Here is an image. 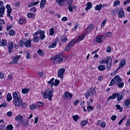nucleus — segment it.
<instances>
[{"instance_id":"nucleus-1","label":"nucleus","mask_w":130,"mask_h":130,"mask_svg":"<svg viewBox=\"0 0 130 130\" xmlns=\"http://www.w3.org/2000/svg\"><path fill=\"white\" fill-rule=\"evenodd\" d=\"M62 53H60L54 56L53 58V62L54 64H57V63H60L63 61V59H62Z\"/></svg>"},{"instance_id":"nucleus-2","label":"nucleus","mask_w":130,"mask_h":130,"mask_svg":"<svg viewBox=\"0 0 130 130\" xmlns=\"http://www.w3.org/2000/svg\"><path fill=\"white\" fill-rule=\"evenodd\" d=\"M52 93H53V91L52 90H46L43 93V98L44 99H47V98H48V100L49 101H51L52 99Z\"/></svg>"},{"instance_id":"nucleus-3","label":"nucleus","mask_w":130,"mask_h":130,"mask_svg":"<svg viewBox=\"0 0 130 130\" xmlns=\"http://www.w3.org/2000/svg\"><path fill=\"white\" fill-rule=\"evenodd\" d=\"M45 31L44 30H39L37 31H36L35 32V35H38V36L39 37V38H40V39L41 40H44V39H45Z\"/></svg>"},{"instance_id":"nucleus-4","label":"nucleus","mask_w":130,"mask_h":130,"mask_svg":"<svg viewBox=\"0 0 130 130\" xmlns=\"http://www.w3.org/2000/svg\"><path fill=\"white\" fill-rule=\"evenodd\" d=\"M84 96L86 99H88L90 96H94V89L93 88H90L87 92L84 93Z\"/></svg>"},{"instance_id":"nucleus-5","label":"nucleus","mask_w":130,"mask_h":130,"mask_svg":"<svg viewBox=\"0 0 130 130\" xmlns=\"http://www.w3.org/2000/svg\"><path fill=\"white\" fill-rule=\"evenodd\" d=\"M76 41L75 40H72L68 44V45L65 47L64 50L65 51H69L71 48H72V46L75 44V42Z\"/></svg>"},{"instance_id":"nucleus-6","label":"nucleus","mask_w":130,"mask_h":130,"mask_svg":"<svg viewBox=\"0 0 130 130\" xmlns=\"http://www.w3.org/2000/svg\"><path fill=\"white\" fill-rule=\"evenodd\" d=\"M106 37L104 36H97L95 38L96 41L98 43H102L103 40H105Z\"/></svg>"},{"instance_id":"nucleus-7","label":"nucleus","mask_w":130,"mask_h":130,"mask_svg":"<svg viewBox=\"0 0 130 130\" xmlns=\"http://www.w3.org/2000/svg\"><path fill=\"white\" fill-rule=\"evenodd\" d=\"M64 72H66V69L64 68H61L58 71V78H60L62 79L63 78V74H64Z\"/></svg>"},{"instance_id":"nucleus-8","label":"nucleus","mask_w":130,"mask_h":130,"mask_svg":"<svg viewBox=\"0 0 130 130\" xmlns=\"http://www.w3.org/2000/svg\"><path fill=\"white\" fill-rule=\"evenodd\" d=\"M8 48L9 53H12L13 49H14V44L13 42H8Z\"/></svg>"},{"instance_id":"nucleus-9","label":"nucleus","mask_w":130,"mask_h":130,"mask_svg":"<svg viewBox=\"0 0 130 130\" xmlns=\"http://www.w3.org/2000/svg\"><path fill=\"white\" fill-rule=\"evenodd\" d=\"M94 29V25L93 24H90L88 26V27L85 29L84 32H85L86 34H89L92 30Z\"/></svg>"},{"instance_id":"nucleus-10","label":"nucleus","mask_w":130,"mask_h":130,"mask_svg":"<svg viewBox=\"0 0 130 130\" xmlns=\"http://www.w3.org/2000/svg\"><path fill=\"white\" fill-rule=\"evenodd\" d=\"M125 64H126V60H125V59L121 60L119 62L118 70H120V69H122L123 67H125Z\"/></svg>"},{"instance_id":"nucleus-11","label":"nucleus","mask_w":130,"mask_h":130,"mask_svg":"<svg viewBox=\"0 0 130 130\" xmlns=\"http://www.w3.org/2000/svg\"><path fill=\"white\" fill-rule=\"evenodd\" d=\"M57 42H58V40H55L49 44L48 46V48H55L56 47Z\"/></svg>"},{"instance_id":"nucleus-12","label":"nucleus","mask_w":130,"mask_h":130,"mask_svg":"<svg viewBox=\"0 0 130 130\" xmlns=\"http://www.w3.org/2000/svg\"><path fill=\"white\" fill-rule=\"evenodd\" d=\"M22 100L20 99L19 100H16V101H14V104L16 107H19L20 106H22Z\"/></svg>"},{"instance_id":"nucleus-13","label":"nucleus","mask_w":130,"mask_h":130,"mask_svg":"<svg viewBox=\"0 0 130 130\" xmlns=\"http://www.w3.org/2000/svg\"><path fill=\"white\" fill-rule=\"evenodd\" d=\"M118 18H124L125 17V15L124 14V12H123V9L120 8V11L118 13Z\"/></svg>"},{"instance_id":"nucleus-14","label":"nucleus","mask_w":130,"mask_h":130,"mask_svg":"<svg viewBox=\"0 0 130 130\" xmlns=\"http://www.w3.org/2000/svg\"><path fill=\"white\" fill-rule=\"evenodd\" d=\"M22 126H23V127H28L30 126V124H29V121L28 120H23L21 122Z\"/></svg>"},{"instance_id":"nucleus-15","label":"nucleus","mask_w":130,"mask_h":130,"mask_svg":"<svg viewBox=\"0 0 130 130\" xmlns=\"http://www.w3.org/2000/svg\"><path fill=\"white\" fill-rule=\"evenodd\" d=\"M63 97L64 99H69V98H72V97H73V94L69 92L66 91L64 93Z\"/></svg>"},{"instance_id":"nucleus-16","label":"nucleus","mask_w":130,"mask_h":130,"mask_svg":"<svg viewBox=\"0 0 130 130\" xmlns=\"http://www.w3.org/2000/svg\"><path fill=\"white\" fill-rule=\"evenodd\" d=\"M31 42L32 40H27L25 42H24V46H25V47H26L27 48L31 47Z\"/></svg>"},{"instance_id":"nucleus-17","label":"nucleus","mask_w":130,"mask_h":130,"mask_svg":"<svg viewBox=\"0 0 130 130\" xmlns=\"http://www.w3.org/2000/svg\"><path fill=\"white\" fill-rule=\"evenodd\" d=\"M32 36L34 37L32 39V41L34 43H38L39 42V37L37 35H35V33L32 34Z\"/></svg>"},{"instance_id":"nucleus-18","label":"nucleus","mask_w":130,"mask_h":130,"mask_svg":"<svg viewBox=\"0 0 130 130\" xmlns=\"http://www.w3.org/2000/svg\"><path fill=\"white\" fill-rule=\"evenodd\" d=\"M86 35H87V34L84 32L76 41V42H77V43H79V42H80V41L83 40V39H85V36H86Z\"/></svg>"},{"instance_id":"nucleus-19","label":"nucleus","mask_w":130,"mask_h":130,"mask_svg":"<svg viewBox=\"0 0 130 130\" xmlns=\"http://www.w3.org/2000/svg\"><path fill=\"white\" fill-rule=\"evenodd\" d=\"M13 97L14 101H15L16 100H18L20 98V97L19 96L18 94V93H17V92H13Z\"/></svg>"},{"instance_id":"nucleus-20","label":"nucleus","mask_w":130,"mask_h":130,"mask_svg":"<svg viewBox=\"0 0 130 130\" xmlns=\"http://www.w3.org/2000/svg\"><path fill=\"white\" fill-rule=\"evenodd\" d=\"M55 2L59 6H61L64 5V2H67V0H55Z\"/></svg>"},{"instance_id":"nucleus-21","label":"nucleus","mask_w":130,"mask_h":130,"mask_svg":"<svg viewBox=\"0 0 130 130\" xmlns=\"http://www.w3.org/2000/svg\"><path fill=\"white\" fill-rule=\"evenodd\" d=\"M6 9H7V14H11L12 12H13V10H12V7H11L10 4L6 5Z\"/></svg>"},{"instance_id":"nucleus-22","label":"nucleus","mask_w":130,"mask_h":130,"mask_svg":"<svg viewBox=\"0 0 130 130\" xmlns=\"http://www.w3.org/2000/svg\"><path fill=\"white\" fill-rule=\"evenodd\" d=\"M114 78L115 79L116 83L118 82V83H121V82H122V79L118 75L115 76Z\"/></svg>"},{"instance_id":"nucleus-23","label":"nucleus","mask_w":130,"mask_h":130,"mask_svg":"<svg viewBox=\"0 0 130 130\" xmlns=\"http://www.w3.org/2000/svg\"><path fill=\"white\" fill-rule=\"evenodd\" d=\"M92 7H93V5H92L91 2H88L87 3V7L85 8V11H89L90 9L92 8Z\"/></svg>"},{"instance_id":"nucleus-24","label":"nucleus","mask_w":130,"mask_h":130,"mask_svg":"<svg viewBox=\"0 0 130 130\" xmlns=\"http://www.w3.org/2000/svg\"><path fill=\"white\" fill-rule=\"evenodd\" d=\"M23 119V116L18 115L15 117V120H16V121H20V123L22 121Z\"/></svg>"},{"instance_id":"nucleus-25","label":"nucleus","mask_w":130,"mask_h":130,"mask_svg":"<svg viewBox=\"0 0 130 130\" xmlns=\"http://www.w3.org/2000/svg\"><path fill=\"white\" fill-rule=\"evenodd\" d=\"M0 43L1 46H7L8 45V42L6 40H2V41H1Z\"/></svg>"},{"instance_id":"nucleus-26","label":"nucleus","mask_w":130,"mask_h":130,"mask_svg":"<svg viewBox=\"0 0 130 130\" xmlns=\"http://www.w3.org/2000/svg\"><path fill=\"white\" fill-rule=\"evenodd\" d=\"M116 93H114L112 95H110L107 100V101H109V100H111V99L114 100L116 98Z\"/></svg>"},{"instance_id":"nucleus-27","label":"nucleus","mask_w":130,"mask_h":130,"mask_svg":"<svg viewBox=\"0 0 130 130\" xmlns=\"http://www.w3.org/2000/svg\"><path fill=\"white\" fill-rule=\"evenodd\" d=\"M102 7H103V6H102V4L101 3L100 5H97L95 7V11H99V12H100L101 9H102Z\"/></svg>"},{"instance_id":"nucleus-28","label":"nucleus","mask_w":130,"mask_h":130,"mask_svg":"<svg viewBox=\"0 0 130 130\" xmlns=\"http://www.w3.org/2000/svg\"><path fill=\"white\" fill-rule=\"evenodd\" d=\"M116 98H117V101H121L123 97H122V94L120 95V94L117 93L116 95Z\"/></svg>"},{"instance_id":"nucleus-29","label":"nucleus","mask_w":130,"mask_h":130,"mask_svg":"<svg viewBox=\"0 0 130 130\" xmlns=\"http://www.w3.org/2000/svg\"><path fill=\"white\" fill-rule=\"evenodd\" d=\"M5 10H6V7L5 6H2L0 7V13L3 16V15H5Z\"/></svg>"},{"instance_id":"nucleus-30","label":"nucleus","mask_w":130,"mask_h":130,"mask_svg":"<svg viewBox=\"0 0 130 130\" xmlns=\"http://www.w3.org/2000/svg\"><path fill=\"white\" fill-rule=\"evenodd\" d=\"M21 58V55H19L17 56L13 57V61H15V62H18L19 61V59Z\"/></svg>"},{"instance_id":"nucleus-31","label":"nucleus","mask_w":130,"mask_h":130,"mask_svg":"<svg viewBox=\"0 0 130 130\" xmlns=\"http://www.w3.org/2000/svg\"><path fill=\"white\" fill-rule=\"evenodd\" d=\"M106 61V63H109V61L110 62H112V58H111V56H109L105 60Z\"/></svg>"},{"instance_id":"nucleus-32","label":"nucleus","mask_w":130,"mask_h":130,"mask_svg":"<svg viewBox=\"0 0 130 130\" xmlns=\"http://www.w3.org/2000/svg\"><path fill=\"white\" fill-rule=\"evenodd\" d=\"M98 70H99V71H100L101 72L105 71V70H106L105 66H104L103 65H100L98 67Z\"/></svg>"},{"instance_id":"nucleus-33","label":"nucleus","mask_w":130,"mask_h":130,"mask_svg":"<svg viewBox=\"0 0 130 130\" xmlns=\"http://www.w3.org/2000/svg\"><path fill=\"white\" fill-rule=\"evenodd\" d=\"M124 106H128L130 104V98H128L127 99H126L124 101Z\"/></svg>"},{"instance_id":"nucleus-34","label":"nucleus","mask_w":130,"mask_h":130,"mask_svg":"<svg viewBox=\"0 0 130 130\" xmlns=\"http://www.w3.org/2000/svg\"><path fill=\"white\" fill-rule=\"evenodd\" d=\"M12 99H13V98L12 97V95H11V93H8L7 94V101H8V102H10V101H11V100H12Z\"/></svg>"},{"instance_id":"nucleus-35","label":"nucleus","mask_w":130,"mask_h":130,"mask_svg":"<svg viewBox=\"0 0 130 130\" xmlns=\"http://www.w3.org/2000/svg\"><path fill=\"white\" fill-rule=\"evenodd\" d=\"M68 10L69 11V12H71V13H73V6L72 5V4L71 3H68Z\"/></svg>"},{"instance_id":"nucleus-36","label":"nucleus","mask_w":130,"mask_h":130,"mask_svg":"<svg viewBox=\"0 0 130 130\" xmlns=\"http://www.w3.org/2000/svg\"><path fill=\"white\" fill-rule=\"evenodd\" d=\"M87 123H88V120H84L81 122L80 124L82 126H85Z\"/></svg>"},{"instance_id":"nucleus-37","label":"nucleus","mask_w":130,"mask_h":130,"mask_svg":"<svg viewBox=\"0 0 130 130\" xmlns=\"http://www.w3.org/2000/svg\"><path fill=\"white\" fill-rule=\"evenodd\" d=\"M37 53H38L39 55H41V56H43V55H44V51H43V50L42 49L39 50L37 51Z\"/></svg>"},{"instance_id":"nucleus-38","label":"nucleus","mask_w":130,"mask_h":130,"mask_svg":"<svg viewBox=\"0 0 130 130\" xmlns=\"http://www.w3.org/2000/svg\"><path fill=\"white\" fill-rule=\"evenodd\" d=\"M22 94H27V93H29V89L28 88H23L22 89Z\"/></svg>"},{"instance_id":"nucleus-39","label":"nucleus","mask_w":130,"mask_h":130,"mask_svg":"<svg viewBox=\"0 0 130 130\" xmlns=\"http://www.w3.org/2000/svg\"><path fill=\"white\" fill-rule=\"evenodd\" d=\"M54 78H52L50 81L48 82V84H50L51 85V87H52V86H53V85H54Z\"/></svg>"},{"instance_id":"nucleus-40","label":"nucleus","mask_w":130,"mask_h":130,"mask_svg":"<svg viewBox=\"0 0 130 130\" xmlns=\"http://www.w3.org/2000/svg\"><path fill=\"white\" fill-rule=\"evenodd\" d=\"M87 111L89 112H91V111H93L94 110V107L93 106H87Z\"/></svg>"},{"instance_id":"nucleus-41","label":"nucleus","mask_w":130,"mask_h":130,"mask_svg":"<svg viewBox=\"0 0 130 130\" xmlns=\"http://www.w3.org/2000/svg\"><path fill=\"white\" fill-rule=\"evenodd\" d=\"M44 106V103L43 102H39L37 103V107H43Z\"/></svg>"},{"instance_id":"nucleus-42","label":"nucleus","mask_w":130,"mask_h":130,"mask_svg":"<svg viewBox=\"0 0 130 130\" xmlns=\"http://www.w3.org/2000/svg\"><path fill=\"white\" fill-rule=\"evenodd\" d=\"M73 120L74 121H78L79 119H80V117L78 115L73 116Z\"/></svg>"},{"instance_id":"nucleus-43","label":"nucleus","mask_w":130,"mask_h":130,"mask_svg":"<svg viewBox=\"0 0 130 130\" xmlns=\"http://www.w3.org/2000/svg\"><path fill=\"white\" fill-rule=\"evenodd\" d=\"M116 83V81H115V78H114L111 81L109 86H113V85H114L115 83Z\"/></svg>"},{"instance_id":"nucleus-44","label":"nucleus","mask_w":130,"mask_h":130,"mask_svg":"<svg viewBox=\"0 0 130 130\" xmlns=\"http://www.w3.org/2000/svg\"><path fill=\"white\" fill-rule=\"evenodd\" d=\"M27 17L29 19H31V18H34V17H35V14H34V13H29L27 14Z\"/></svg>"},{"instance_id":"nucleus-45","label":"nucleus","mask_w":130,"mask_h":130,"mask_svg":"<svg viewBox=\"0 0 130 130\" xmlns=\"http://www.w3.org/2000/svg\"><path fill=\"white\" fill-rule=\"evenodd\" d=\"M49 34L52 36L54 34V28L53 27L49 29Z\"/></svg>"},{"instance_id":"nucleus-46","label":"nucleus","mask_w":130,"mask_h":130,"mask_svg":"<svg viewBox=\"0 0 130 130\" xmlns=\"http://www.w3.org/2000/svg\"><path fill=\"white\" fill-rule=\"evenodd\" d=\"M14 128V126H13V125L10 124L7 126L6 130H13Z\"/></svg>"},{"instance_id":"nucleus-47","label":"nucleus","mask_w":130,"mask_h":130,"mask_svg":"<svg viewBox=\"0 0 130 130\" xmlns=\"http://www.w3.org/2000/svg\"><path fill=\"white\" fill-rule=\"evenodd\" d=\"M37 108V106L36 105H32L30 106V110H35Z\"/></svg>"},{"instance_id":"nucleus-48","label":"nucleus","mask_w":130,"mask_h":130,"mask_svg":"<svg viewBox=\"0 0 130 130\" xmlns=\"http://www.w3.org/2000/svg\"><path fill=\"white\" fill-rule=\"evenodd\" d=\"M19 44L20 47H24V45H25V42L23 41L22 40H20Z\"/></svg>"},{"instance_id":"nucleus-49","label":"nucleus","mask_w":130,"mask_h":130,"mask_svg":"<svg viewBox=\"0 0 130 130\" xmlns=\"http://www.w3.org/2000/svg\"><path fill=\"white\" fill-rule=\"evenodd\" d=\"M9 34L10 36H14V35L16 34V32H15V30H11L9 31Z\"/></svg>"},{"instance_id":"nucleus-50","label":"nucleus","mask_w":130,"mask_h":130,"mask_svg":"<svg viewBox=\"0 0 130 130\" xmlns=\"http://www.w3.org/2000/svg\"><path fill=\"white\" fill-rule=\"evenodd\" d=\"M38 74L41 78H45V75H44V73H43V72H40Z\"/></svg>"},{"instance_id":"nucleus-51","label":"nucleus","mask_w":130,"mask_h":130,"mask_svg":"<svg viewBox=\"0 0 130 130\" xmlns=\"http://www.w3.org/2000/svg\"><path fill=\"white\" fill-rule=\"evenodd\" d=\"M12 28H13V25L12 24L8 25L7 26L6 30L7 31H10V30H11Z\"/></svg>"},{"instance_id":"nucleus-52","label":"nucleus","mask_w":130,"mask_h":130,"mask_svg":"<svg viewBox=\"0 0 130 130\" xmlns=\"http://www.w3.org/2000/svg\"><path fill=\"white\" fill-rule=\"evenodd\" d=\"M118 5H120V1H115L114 2V7H116Z\"/></svg>"},{"instance_id":"nucleus-53","label":"nucleus","mask_w":130,"mask_h":130,"mask_svg":"<svg viewBox=\"0 0 130 130\" xmlns=\"http://www.w3.org/2000/svg\"><path fill=\"white\" fill-rule=\"evenodd\" d=\"M59 83H60L59 80H58L57 79H55V83H54V85H55V87H56V86H58V85L59 84Z\"/></svg>"},{"instance_id":"nucleus-54","label":"nucleus","mask_w":130,"mask_h":130,"mask_svg":"<svg viewBox=\"0 0 130 130\" xmlns=\"http://www.w3.org/2000/svg\"><path fill=\"white\" fill-rule=\"evenodd\" d=\"M8 79H9V80H10V81L13 80V73H9V75L8 76Z\"/></svg>"},{"instance_id":"nucleus-55","label":"nucleus","mask_w":130,"mask_h":130,"mask_svg":"<svg viewBox=\"0 0 130 130\" xmlns=\"http://www.w3.org/2000/svg\"><path fill=\"white\" fill-rule=\"evenodd\" d=\"M112 62L108 63H107V70H109V69H111V67L112 66L111 65Z\"/></svg>"},{"instance_id":"nucleus-56","label":"nucleus","mask_w":130,"mask_h":130,"mask_svg":"<svg viewBox=\"0 0 130 130\" xmlns=\"http://www.w3.org/2000/svg\"><path fill=\"white\" fill-rule=\"evenodd\" d=\"M117 86H118L119 88H123V86H124V83H123V82H122L121 83H117Z\"/></svg>"},{"instance_id":"nucleus-57","label":"nucleus","mask_w":130,"mask_h":130,"mask_svg":"<svg viewBox=\"0 0 130 130\" xmlns=\"http://www.w3.org/2000/svg\"><path fill=\"white\" fill-rule=\"evenodd\" d=\"M126 119V117H124L122 119H121L119 122L118 123V124L121 125V123H122V122L123 121V120H125Z\"/></svg>"},{"instance_id":"nucleus-58","label":"nucleus","mask_w":130,"mask_h":130,"mask_svg":"<svg viewBox=\"0 0 130 130\" xmlns=\"http://www.w3.org/2000/svg\"><path fill=\"white\" fill-rule=\"evenodd\" d=\"M30 12H31L32 13H36V9H35V7H32L30 8Z\"/></svg>"},{"instance_id":"nucleus-59","label":"nucleus","mask_w":130,"mask_h":130,"mask_svg":"<svg viewBox=\"0 0 130 130\" xmlns=\"http://www.w3.org/2000/svg\"><path fill=\"white\" fill-rule=\"evenodd\" d=\"M126 126H130V118L127 120V122L125 124Z\"/></svg>"},{"instance_id":"nucleus-60","label":"nucleus","mask_w":130,"mask_h":130,"mask_svg":"<svg viewBox=\"0 0 130 130\" xmlns=\"http://www.w3.org/2000/svg\"><path fill=\"white\" fill-rule=\"evenodd\" d=\"M106 51L107 52H108V53L111 52V47L110 46L108 47L106 49Z\"/></svg>"},{"instance_id":"nucleus-61","label":"nucleus","mask_w":130,"mask_h":130,"mask_svg":"<svg viewBox=\"0 0 130 130\" xmlns=\"http://www.w3.org/2000/svg\"><path fill=\"white\" fill-rule=\"evenodd\" d=\"M19 24H24V23H25V21H24V19L21 18L19 20Z\"/></svg>"},{"instance_id":"nucleus-62","label":"nucleus","mask_w":130,"mask_h":130,"mask_svg":"<svg viewBox=\"0 0 130 130\" xmlns=\"http://www.w3.org/2000/svg\"><path fill=\"white\" fill-rule=\"evenodd\" d=\"M102 127H105L106 126V123L104 122H102L100 125Z\"/></svg>"},{"instance_id":"nucleus-63","label":"nucleus","mask_w":130,"mask_h":130,"mask_svg":"<svg viewBox=\"0 0 130 130\" xmlns=\"http://www.w3.org/2000/svg\"><path fill=\"white\" fill-rule=\"evenodd\" d=\"M61 41H62V42H67V41H68V38H61Z\"/></svg>"},{"instance_id":"nucleus-64","label":"nucleus","mask_w":130,"mask_h":130,"mask_svg":"<svg viewBox=\"0 0 130 130\" xmlns=\"http://www.w3.org/2000/svg\"><path fill=\"white\" fill-rule=\"evenodd\" d=\"M113 34L112 32H107L106 35L108 37H111L112 36Z\"/></svg>"}]
</instances>
